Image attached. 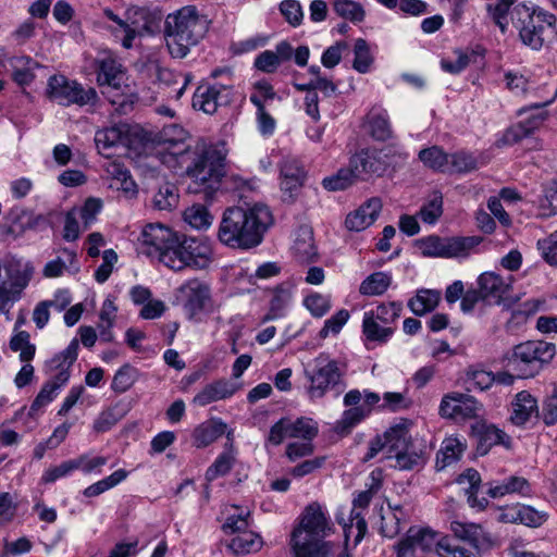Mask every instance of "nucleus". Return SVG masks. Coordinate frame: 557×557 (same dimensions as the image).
<instances>
[{
  "label": "nucleus",
  "mask_w": 557,
  "mask_h": 557,
  "mask_svg": "<svg viewBox=\"0 0 557 557\" xmlns=\"http://www.w3.org/2000/svg\"><path fill=\"white\" fill-rule=\"evenodd\" d=\"M272 223V213L263 203L230 207L223 212L218 238L231 248H255L261 244Z\"/></svg>",
  "instance_id": "f257e3e1"
},
{
  "label": "nucleus",
  "mask_w": 557,
  "mask_h": 557,
  "mask_svg": "<svg viewBox=\"0 0 557 557\" xmlns=\"http://www.w3.org/2000/svg\"><path fill=\"white\" fill-rule=\"evenodd\" d=\"M185 172L190 178L188 191L202 194L206 200H211L221 188L224 175L225 154L213 146H199L194 151H187Z\"/></svg>",
  "instance_id": "f03ea898"
},
{
  "label": "nucleus",
  "mask_w": 557,
  "mask_h": 557,
  "mask_svg": "<svg viewBox=\"0 0 557 557\" xmlns=\"http://www.w3.org/2000/svg\"><path fill=\"white\" fill-rule=\"evenodd\" d=\"M210 21L196 7L186 5L166 16L164 36L173 58H185L206 36Z\"/></svg>",
  "instance_id": "7ed1b4c3"
},
{
  "label": "nucleus",
  "mask_w": 557,
  "mask_h": 557,
  "mask_svg": "<svg viewBox=\"0 0 557 557\" xmlns=\"http://www.w3.org/2000/svg\"><path fill=\"white\" fill-rule=\"evenodd\" d=\"M332 532V523L319 504L306 507L298 528L292 533L295 557H327L330 544L324 539Z\"/></svg>",
  "instance_id": "20e7f679"
},
{
  "label": "nucleus",
  "mask_w": 557,
  "mask_h": 557,
  "mask_svg": "<svg viewBox=\"0 0 557 557\" xmlns=\"http://www.w3.org/2000/svg\"><path fill=\"white\" fill-rule=\"evenodd\" d=\"M510 20L523 45L532 50L540 51L557 40L556 16L539 7L518 3L511 10Z\"/></svg>",
  "instance_id": "39448f33"
},
{
  "label": "nucleus",
  "mask_w": 557,
  "mask_h": 557,
  "mask_svg": "<svg viewBox=\"0 0 557 557\" xmlns=\"http://www.w3.org/2000/svg\"><path fill=\"white\" fill-rule=\"evenodd\" d=\"M78 341L74 338L64 350L46 361L45 372L52 376L42 385L33 400L29 414H35L38 410L51 403L55 396V392L69 382L71 368L78 356Z\"/></svg>",
  "instance_id": "423d86ee"
},
{
  "label": "nucleus",
  "mask_w": 557,
  "mask_h": 557,
  "mask_svg": "<svg viewBox=\"0 0 557 557\" xmlns=\"http://www.w3.org/2000/svg\"><path fill=\"white\" fill-rule=\"evenodd\" d=\"M346 366L331 358L327 354H320L305 370L309 381L307 393L311 399L322 398L327 392L334 391L336 395L344 392Z\"/></svg>",
  "instance_id": "0eeeda50"
},
{
  "label": "nucleus",
  "mask_w": 557,
  "mask_h": 557,
  "mask_svg": "<svg viewBox=\"0 0 557 557\" xmlns=\"http://www.w3.org/2000/svg\"><path fill=\"white\" fill-rule=\"evenodd\" d=\"M556 346L544 341H528L516 345L508 366L518 373L519 377L535 376L544 364L552 361Z\"/></svg>",
  "instance_id": "6e6552de"
},
{
  "label": "nucleus",
  "mask_w": 557,
  "mask_h": 557,
  "mask_svg": "<svg viewBox=\"0 0 557 557\" xmlns=\"http://www.w3.org/2000/svg\"><path fill=\"white\" fill-rule=\"evenodd\" d=\"M33 274L34 267L29 261L7 257L3 263L0 262V312L21 298Z\"/></svg>",
  "instance_id": "1a4fd4ad"
},
{
  "label": "nucleus",
  "mask_w": 557,
  "mask_h": 557,
  "mask_svg": "<svg viewBox=\"0 0 557 557\" xmlns=\"http://www.w3.org/2000/svg\"><path fill=\"white\" fill-rule=\"evenodd\" d=\"M33 274L34 267L29 261L7 257L3 263L0 262V312L21 298Z\"/></svg>",
  "instance_id": "9d476101"
},
{
  "label": "nucleus",
  "mask_w": 557,
  "mask_h": 557,
  "mask_svg": "<svg viewBox=\"0 0 557 557\" xmlns=\"http://www.w3.org/2000/svg\"><path fill=\"white\" fill-rule=\"evenodd\" d=\"M481 236L440 237L430 235L416 240V246L423 257L430 258H466L482 243Z\"/></svg>",
  "instance_id": "9b49d317"
},
{
  "label": "nucleus",
  "mask_w": 557,
  "mask_h": 557,
  "mask_svg": "<svg viewBox=\"0 0 557 557\" xmlns=\"http://www.w3.org/2000/svg\"><path fill=\"white\" fill-rule=\"evenodd\" d=\"M46 94L50 100L64 107L94 104L98 98L92 87L86 89L82 84L61 74L52 75L48 79Z\"/></svg>",
  "instance_id": "f8f14e48"
},
{
  "label": "nucleus",
  "mask_w": 557,
  "mask_h": 557,
  "mask_svg": "<svg viewBox=\"0 0 557 557\" xmlns=\"http://www.w3.org/2000/svg\"><path fill=\"white\" fill-rule=\"evenodd\" d=\"M125 81V73L122 64L111 57L103 58L98 62L97 82L102 88L101 92L108 98L112 104H119L120 111L125 113L126 108L131 107L124 99L119 101L123 96L122 87Z\"/></svg>",
  "instance_id": "ddd939ff"
},
{
  "label": "nucleus",
  "mask_w": 557,
  "mask_h": 557,
  "mask_svg": "<svg viewBox=\"0 0 557 557\" xmlns=\"http://www.w3.org/2000/svg\"><path fill=\"white\" fill-rule=\"evenodd\" d=\"M177 299L189 319H196L201 313L211 312L213 308L211 287L199 278H190L182 284L177 288Z\"/></svg>",
  "instance_id": "4468645a"
},
{
  "label": "nucleus",
  "mask_w": 557,
  "mask_h": 557,
  "mask_svg": "<svg viewBox=\"0 0 557 557\" xmlns=\"http://www.w3.org/2000/svg\"><path fill=\"white\" fill-rule=\"evenodd\" d=\"M232 86L224 84L200 85L194 92L193 107L207 114H213L220 107H226L233 101Z\"/></svg>",
  "instance_id": "2eb2a0df"
},
{
  "label": "nucleus",
  "mask_w": 557,
  "mask_h": 557,
  "mask_svg": "<svg viewBox=\"0 0 557 557\" xmlns=\"http://www.w3.org/2000/svg\"><path fill=\"white\" fill-rule=\"evenodd\" d=\"M482 405L471 395L451 392L443 396L440 405V414L454 420L475 419Z\"/></svg>",
  "instance_id": "dca6fc26"
},
{
  "label": "nucleus",
  "mask_w": 557,
  "mask_h": 557,
  "mask_svg": "<svg viewBox=\"0 0 557 557\" xmlns=\"http://www.w3.org/2000/svg\"><path fill=\"white\" fill-rule=\"evenodd\" d=\"M175 234L176 232L163 224H147L138 238V251L147 257L159 259Z\"/></svg>",
  "instance_id": "f3484780"
},
{
  "label": "nucleus",
  "mask_w": 557,
  "mask_h": 557,
  "mask_svg": "<svg viewBox=\"0 0 557 557\" xmlns=\"http://www.w3.org/2000/svg\"><path fill=\"white\" fill-rule=\"evenodd\" d=\"M188 133L178 124H166L160 129L153 138V141L173 157H176L180 164L183 165L187 151H194V148L185 145Z\"/></svg>",
  "instance_id": "a211bd4d"
},
{
  "label": "nucleus",
  "mask_w": 557,
  "mask_h": 557,
  "mask_svg": "<svg viewBox=\"0 0 557 557\" xmlns=\"http://www.w3.org/2000/svg\"><path fill=\"white\" fill-rule=\"evenodd\" d=\"M470 436L475 443V451L480 456H485L493 446L502 445L505 448H511V438L503 430L485 421H476L471 425Z\"/></svg>",
  "instance_id": "6ab92c4d"
},
{
  "label": "nucleus",
  "mask_w": 557,
  "mask_h": 557,
  "mask_svg": "<svg viewBox=\"0 0 557 557\" xmlns=\"http://www.w3.org/2000/svg\"><path fill=\"white\" fill-rule=\"evenodd\" d=\"M437 544L436 533L430 529L409 528L406 537L396 545L397 557H414L418 550L425 553L432 550Z\"/></svg>",
  "instance_id": "aec40b11"
},
{
  "label": "nucleus",
  "mask_w": 557,
  "mask_h": 557,
  "mask_svg": "<svg viewBox=\"0 0 557 557\" xmlns=\"http://www.w3.org/2000/svg\"><path fill=\"white\" fill-rule=\"evenodd\" d=\"M126 34L121 38V45L125 49L133 47L134 39L146 34H151L152 17L150 12L140 7H131L125 10Z\"/></svg>",
  "instance_id": "412c9836"
},
{
  "label": "nucleus",
  "mask_w": 557,
  "mask_h": 557,
  "mask_svg": "<svg viewBox=\"0 0 557 557\" xmlns=\"http://www.w3.org/2000/svg\"><path fill=\"white\" fill-rule=\"evenodd\" d=\"M355 176L360 181H368L373 176L385 173L387 164L375 151L361 150L349 160Z\"/></svg>",
  "instance_id": "4be33fe9"
},
{
  "label": "nucleus",
  "mask_w": 557,
  "mask_h": 557,
  "mask_svg": "<svg viewBox=\"0 0 557 557\" xmlns=\"http://www.w3.org/2000/svg\"><path fill=\"white\" fill-rule=\"evenodd\" d=\"M182 248L185 252V269L203 270L213 261L212 247L205 238L186 236Z\"/></svg>",
  "instance_id": "5701e85b"
},
{
  "label": "nucleus",
  "mask_w": 557,
  "mask_h": 557,
  "mask_svg": "<svg viewBox=\"0 0 557 557\" xmlns=\"http://www.w3.org/2000/svg\"><path fill=\"white\" fill-rule=\"evenodd\" d=\"M306 178V172L296 159L287 158L281 163V189L285 200L294 201Z\"/></svg>",
  "instance_id": "b1692460"
},
{
  "label": "nucleus",
  "mask_w": 557,
  "mask_h": 557,
  "mask_svg": "<svg viewBox=\"0 0 557 557\" xmlns=\"http://www.w3.org/2000/svg\"><path fill=\"white\" fill-rule=\"evenodd\" d=\"M450 530L456 537L468 542L474 548H488L492 545L491 534L481 524L455 520L450 522Z\"/></svg>",
  "instance_id": "393cba45"
},
{
  "label": "nucleus",
  "mask_w": 557,
  "mask_h": 557,
  "mask_svg": "<svg viewBox=\"0 0 557 557\" xmlns=\"http://www.w3.org/2000/svg\"><path fill=\"white\" fill-rule=\"evenodd\" d=\"M382 208L379 198H372L360 206L354 212H350L345 220V225L349 231L361 232L372 225L377 219Z\"/></svg>",
  "instance_id": "a878e982"
},
{
  "label": "nucleus",
  "mask_w": 557,
  "mask_h": 557,
  "mask_svg": "<svg viewBox=\"0 0 557 557\" xmlns=\"http://www.w3.org/2000/svg\"><path fill=\"white\" fill-rule=\"evenodd\" d=\"M510 420L515 425H524L532 417L540 419V408L536 398L528 391H521L511 404Z\"/></svg>",
  "instance_id": "bb28decb"
},
{
  "label": "nucleus",
  "mask_w": 557,
  "mask_h": 557,
  "mask_svg": "<svg viewBox=\"0 0 557 557\" xmlns=\"http://www.w3.org/2000/svg\"><path fill=\"white\" fill-rule=\"evenodd\" d=\"M221 544L234 556L258 553L263 546L261 535L250 529L221 541Z\"/></svg>",
  "instance_id": "cd10ccee"
},
{
  "label": "nucleus",
  "mask_w": 557,
  "mask_h": 557,
  "mask_svg": "<svg viewBox=\"0 0 557 557\" xmlns=\"http://www.w3.org/2000/svg\"><path fill=\"white\" fill-rule=\"evenodd\" d=\"M238 386L225 379L207 384L193 399L197 406L205 407L211 403L232 397Z\"/></svg>",
  "instance_id": "c85d7f7f"
},
{
  "label": "nucleus",
  "mask_w": 557,
  "mask_h": 557,
  "mask_svg": "<svg viewBox=\"0 0 557 557\" xmlns=\"http://www.w3.org/2000/svg\"><path fill=\"white\" fill-rule=\"evenodd\" d=\"M412 422L408 419H400V421L385 431L383 434L386 448L389 454L398 453L412 448L410 426Z\"/></svg>",
  "instance_id": "c756f323"
},
{
  "label": "nucleus",
  "mask_w": 557,
  "mask_h": 557,
  "mask_svg": "<svg viewBox=\"0 0 557 557\" xmlns=\"http://www.w3.org/2000/svg\"><path fill=\"white\" fill-rule=\"evenodd\" d=\"M293 299V285L288 282L278 284L272 290V298L270 300L269 310L262 318L261 322L265 323L272 320L283 318L286 309Z\"/></svg>",
  "instance_id": "7c9ffc66"
},
{
  "label": "nucleus",
  "mask_w": 557,
  "mask_h": 557,
  "mask_svg": "<svg viewBox=\"0 0 557 557\" xmlns=\"http://www.w3.org/2000/svg\"><path fill=\"white\" fill-rule=\"evenodd\" d=\"M479 290L483 300L499 304L507 293L509 285L495 272L482 273L478 278Z\"/></svg>",
  "instance_id": "2f4dec72"
},
{
  "label": "nucleus",
  "mask_w": 557,
  "mask_h": 557,
  "mask_svg": "<svg viewBox=\"0 0 557 557\" xmlns=\"http://www.w3.org/2000/svg\"><path fill=\"white\" fill-rule=\"evenodd\" d=\"M226 428V423L221 419H210L202 422L193 432L194 445L197 448L209 446L225 433Z\"/></svg>",
  "instance_id": "473e14b6"
},
{
  "label": "nucleus",
  "mask_w": 557,
  "mask_h": 557,
  "mask_svg": "<svg viewBox=\"0 0 557 557\" xmlns=\"http://www.w3.org/2000/svg\"><path fill=\"white\" fill-rule=\"evenodd\" d=\"M185 235H180L176 233L171 240V244L166 247V249L161 253V257L158 259L162 264L173 271H182L185 269V252L182 248L185 246Z\"/></svg>",
  "instance_id": "72a5a7b5"
},
{
  "label": "nucleus",
  "mask_w": 557,
  "mask_h": 557,
  "mask_svg": "<svg viewBox=\"0 0 557 557\" xmlns=\"http://www.w3.org/2000/svg\"><path fill=\"white\" fill-rule=\"evenodd\" d=\"M513 493L521 496H530L532 493L531 484L522 476L511 475L499 484L491 485L487 490V494L493 498Z\"/></svg>",
  "instance_id": "f704fd0d"
},
{
  "label": "nucleus",
  "mask_w": 557,
  "mask_h": 557,
  "mask_svg": "<svg viewBox=\"0 0 557 557\" xmlns=\"http://www.w3.org/2000/svg\"><path fill=\"white\" fill-rule=\"evenodd\" d=\"M295 258L302 263L314 261L318 252L314 246L313 233L308 227H301L293 245Z\"/></svg>",
  "instance_id": "c9c22d12"
},
{
  "label": "nucleus",
  "mask_w": 557,
  "mask_h": 557,
  "mask_svg": "<svg viewBox=\"0 0 557 557\" xmlns=\"http://www.w3.org/2000/svg\"><path fill=\"white\" fill-rule=\"evenodd\" d=\"M125 132L120 126L99 129L95 134V144L99 153L106 158L112 156L111 150L125 141Z\"/></svg>",
  "instance_id": "e433bc0d"
},
{
  "label": "nucleus",
  "mask_w": 557,
  "mask_h": 557,
  "mask_svg": "<svg viewBox=\"0 0 557 557\" xmlns=\"http://www.w3.org/2000/svg\"><path fill=\"white\" fill-rule=\"evenodd\" d=\"M494 383V373L485 370L481 364L470 366L465 372V384L468 392L487 391Z\"/></svg>",
  "instance_id": "4c0bfd02"
},
{
  "label": "nucleus",
  "mask_w": 557,
  "mask_h": 557,
  "mask_svg": "<svg viewBox=\"0 0 557 557\" xmlns=\"http://www.w3.org/2000/svg\"><path fill=\"white\" fill-rule=\"evenodd\" d=\"M392 510L381 517V534L385 537L393 539L398 535L408 522V515L401 506L391 507Z\"/></svg>",
  "instance_id": "58836bf2"
},
{
  "label": "nucleus",
  "mask_w": 557,
  "mask_h": 557,
  "mask_svg": "<svg viewBox=\"0 0 557 557\" xmlns=\"http://www.w3.org/2000/svg\"><path fill=\"white\" fill-rule=\"evenodd\" d=\"M466 444L457 437L445 438L436 454V467L442 470L458 461L466 449Z\"/></svg>",
  "instance_id": "ea45409f"
},
{
  "label": "nucleus",
  "mask_w": 557,
  "mask_h": 557,
  "mask_svg": "<svg viewBox=\"0 0 557 557\" xmlns=\"http://www.w3.org/2000/svg\"><path fill=\"white\" fill-rule=\"evenodd\" d=\"M362 333L367 342L385 344L392 337L394 329L374 320L372 313H364Z\"/></svg>",
  "instance_id": "a19ab883"
},
{
  "label": "nucleus",
  "mask_w": 557,
  "mask_h": 557,
  "mask_svg": "<svg viewBox=\"0 0 557 557\" xmlns=\"http://www.w3.org/2000/svg\"><path fill=\"white\" fill-rule=\"evenodd\" d=\"M441 299V293L434 289H421L408 301V307L416 315L433 311Z\"/></svg>",
  "instance_id": "79ce46f5"
},
{
  "label": "nucleus",
  "mask_w": 557,
  "mask_h": 557,
  "mask_svg": "<svg viewBox=\"0 0 557 557\" xmlns=\"http://www.w3.org/2000/svg\"><path fill=\"white\" fill-rule=\"evenodd\" d=\"M448 158L449 153L438 146H432L419 152V159L425 166L442 173L449 172Z\"/></svg>",
  "instance_id": "37998d69"
},
{
  "label": "nucleus",
  "mask_w": 557,
  "mask_h": 557,
  "mask_svg": "<svg viewBox=\"0 0 557 557\" xmlns=\"http://www.w3.org/2000/svg\"><path fill=\"white\" fill-rule=\"evenodd\" d=\"M370 413L371 410L366 407L346 409L335 424V432L342 436L349 434L352 428L363 421Z\"/></svg>",
  "instance_id": "c03bdc74"
},
{
  "label": "nucleus",
  "mask_w": 557,
  "mask_h": 557,
  "mask_svg": "<svg viewBox=\"0 0 557 557\" xmlns=\"http://www.w3.org/2000/svg\"><path fill=\"white\" fill-rule=\"evenodd\" d=\"M443 214V194L434 190L421 206L418 216L426 224H435Z\"/></svg>",
  "instance_id": "a18cd8bd"
},
{
  "label": "nucleus",
  "mask_w": 557,
  "mask_h": 557,
  "mask_svg": "<svg viewBox=\"0 0 557 557\" xmlns=\"http://www.w3.org/2000/svg\"><path fill=\"white\" fill-rule=\"evenodd\" d=\"M392 283V276L385 272H375L362 281L359 292L366 296L384 294Z\"/></svg>",
  "instance_id": "49530a36"
},
{
  "label": "nucleus",
  "mask_w": 557,
  "mask_h": 557,
  "mask_svg": "<svg viewBox=\"0 0 557 557\" xmlns=\"http://www.w3.org/2000/svg\"><path fill=\"white\" fill-rule=\"evenodd\" d=\"M369 127L370 134L375 140L385 141L392 137L393 132L385 111H371Z\"/></svg>",
  "instance_id": "de8ad7c7"
},
{
  "label": "nucleus",
  "mask_w": 557,
  "mask_h": 557,
  "mask_svg": "<svg viewBox=\"0 0 557 557\" xmlns=\"http://www.w3.org/2000/svg\"><path fill=\"white\" fill-rule=\"evenodd\" d=\"M139 372L138 370L131 366L129 363H125L114 374L111 388L116 394H122L127 392L134 383L138 380Z\"/></svg>",
  "instance_id": "09e8293b"
},
{
  "label": "nucleus",
  "mask_w": 557,
  "mask_h": 557,
  "mask_svg": "<svg viewBox=\"0 0 557 557\" xmlns=\"http://www.w3.org/2000/svg\"><path fill=\"white\" fill-rule=\"evenodd\" d=\"M235 462V455L233 453V444L230 445V449L221 453L215 461L207 469L206 479L208 481H214L219 476L227 474Z\"/></svg>",
  "instance_id": "8fccbe9b"
},
{
  "label": "nucleus",
  "mask_w": 557,
  "mask_h": 557,
  "mask_svg": "<svg viewBox=\"0 0 557 557\" xmlns=\"http://www.w3.org/2000/svg\"><path fill=\"white\" fill-rule=\"evenodd\" d=\"M357 180L350 163L347 168L337 171L336 174L324 177L322 186L331 191L343 190L351 186Z\"/></svg>",
  "instance_id": "3c124183"
},
{
  "label": "nucleus",
  "mask_w": 557,
  "mask_h": 557,
  "mask_svg": "<svg viewBox=\"0 0 557 557\" xmlns=\"http://www.w3.org/2000/svg\"><path fill=\"white\" fill-rule=\"evenodd\" d=\"M540 215L549 218L557 214V178L547 183L539 199Z\"/></svg>",
  "instance_id": "603ef678"
},
{
  "label": "nucleus",
  "mask_w": 557,
  "mask_h": 557,
  "mask_svg": "<svg viewBox=\"0 0 557 557\" xmlns=\"http://www.w3.org/2000/svg\"><path fill=\"white\" fill-rule=\"evenodd\" d=\"M333 10L338 16L354 23L362 22L366 15L362 5L352 0H335Z\"/></svg>",
  "instance_id": "864d4df0"
},
{
  "label": "nucleus",
  "mask_w": 557,
  "mask_h": 557,
  "mask_svg": "<svg viewBox=\"0 0 557 557\" xmlns=\"http://www.w3.org/2000/svg\"><path fill=\"white\" fill-rule=\"evenodd\" d=\"M184 220L194 228L202 230L211 225L212 214L202 205H194L184 212Z\"/></svg>",
  "instance_id": "5fc2aeb1"
},
{
  "label": "nucleus",
  "mask_w": 557,
  "mask_h": 557,
  "mask_svg": "<svg viewBox=\"0 0 557 557\" xmlns=\"http://www.w3.org/2000/svg\"><path fill=\"white\" fill-rule=\"evenodd\" d=\"M516 4L515 0H497L495 3L487 4L488 14L503 33L507 29V15H510L511 10Z\"/></svg>",
  "instance_id": "6e6d98bb"
},
{
  "label": "nucleus",
  "mask_w": 557,
  "mask_h": 557,
  "mask_svg": "<svg viewBox=\"0 0 557 557\" xmlns=\"http://www.w3.org/2000/svg\"><path fill=\"white\" fill-rule=\"evenodd\" d=\"M250 511H242L239 513L230 515L221 525V530L231 539L235 536V534L250 529Z\"/></svg>",
  "instance_id": "4d7b16f0"
},
{
  "label": "nucleus",
  "mask_w": 557,
  "mask_h": 557,
  "mask_svg": "<svg viewBox=\"0 0 557 557\" xmlns=\"http://www.w3.org/2000/svg\"><path fill=\"white\" fill-rule=\"evenodd\" d=\"M449 174L467 173L478 168L476 158L467 151L450 153L448 158Z\"/></svg>",
  "instance_id": "13d9d810"
},
{
  "label": "nucleus",
  "mask_w": 557,
  "mask_h": 557,
  "mask_svg": "<svg viewBox=\"0 0 557 557\" xmlns=\"http://www.w3.org/2000/svg\"><path fill=\"white\" fill-rule=\"evenodd\" d=\"M29 333L18 331L10 341V348L13 351H20V360L29 362L36 352V346L29 342Z\"/></svg>",
  "instance_id": "bf43d9fd"
},
{
  "label": "nucleus",
  "mask_w": 557,
  "mask_h": 557,
  "mask_svg": "<svg viewBox=\"0 0 557 557\" xmlns=\"http://www.w3.org/2000/svg\"><path fill=\"white\" fill-rule=\"evenodd\" d=\"M355 59L352 67L359 73H367L373 63V57L370 52V47L363 38H358L354 46Z\"/></svg>",
  "instance_id": "052dcab7"
},
{
  "label": "nucleus",
  "mask_w": 557,
  "mask_h": 557,
  "mask_svg": "<svg viewBox=\"0 0 557 557\" xmlns=\"http://www.w3.org/2000/svg\"><path fill=\"white\" fill-rule=\"evenodd\" d=\"M177 202L176 187L169 183L161 186L152 197L153 208L158 210H171L176 207Z\"/></svg>",
  "instance_id": "680f3d73"
},
{
  "label": "nucleus",
  "mask_w": 557,
  "mask_h": 557,
  "mask_svg": "<svg viewBox=\"0 0 557 557\" xmlns=\"http://www.w3.org/2000/svg\"><path fill=\"white\" fill-rule=\"evenodd\" d=\"M288 437L312 441L318 434V428L311 419L300 418L295 422L288 421Z\"/></svg>",
  "instance_id": "e2e57ef3"
},
{
  "label": "nucleus",
  "mask_w": 557,
  "mask_h": 557,
  "mask_svg": "<svg viewBox=\"0 0 557 557\" xmlns=\"http://www.w3.org/2000/svg\"><path fill=\"white\" fill-rule=\"evenodd\" d=\"M400 311V302H389L382 304L377 306L375 310L368 311L367 313H372L374 320L389 326V324L394 323L399 318Z\"/></svg>",
  "instance_id": "0e129e2a"
},
{
  "label": "nucleus",
  "mask_w": 557,
  "mask_h": 557,
  "mask_svg": "<svg viewBox=\"0 0 557 557\" xmlns=\"http://www.w3.org/2000/svg\"><path fill=\"white\" fill-rule=\"evenodd\" d=\"M540 419L547 426L557 423V386H554L550 394H547L542 401Z\"/></svg>",
  "instance_id": "69168bd1"
},
{
  "label": "nucleus",
  "mask_w": 557,
  "mask_h": 557,
  "mask_svg": "<svg viewBox=\"0 0 557 557\" xmlns=\"http://www.w3.org/2000/svg\"><path fill=\"white\" fill-rule=\"evenodd\" d=\"M159 79L161 82H164L166 84L174 83V84H181V86L177 89H174V98L176 100L181 99V97L184 95L186 87L193 79V75L190 73H174L170 70H161L159 72Z\"/></svg>",
  "instance_id": "338daca9"
},
{
  "label": "nucleus",
  "mask_w": 557,
  "mask_h": 557,
  "mask_svg": "<svg viewBox=\"0 0 557 557\" xmlns=\"http://www.w3.org/2000/svg\"><path fill=\"white\" fill-rule=\"evenodd\" d=\"M250 102L257 108L258 128L263 135H271L275 129V120L265 111V104L257 97H249Z\"/></svg>",
  "instance_id": "774afa93"
}]
</instances>
